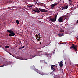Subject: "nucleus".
Instances as JSON below:
<instances>
[{
	"mask_svg": "<svg viewBox=\"0 0 78 78\" xmlns=\"http://www.w3.org/2000/svg\"><path fill=\"white\" fill-rule=\"evenodd\" d=\"M60 32H61L62 33H63L64 32V31L63 30H60Z\"/></svg>",
	"mask_w": 78,
	"mask_h": 78,
	"instance_id": "6ab92c4d",
	"label": "nucleus"
},
{
	"mask_svg": "<svg viewBox=\"0 0 78 78\" xmlns=\"http://www.w3.org/2000/svg\"><path fill=\"white\" fill-rule=\"evenodd\" d=\"M35 36H36V37H37V38L38 37V36H37V34H36V35Z\"/></svg>",
	"mask_w": 78,
	"mask_h": 78,
	"instance_id": "5701e85b",
	"label": "nucleus"
},
{
	"mask_svg": "<svg viewBox=\"0 0 78 78\" xmlns=\"http://www.w3.org/2000/svg\"><path fill=\"white\" fill-rule=\"evenodd\" d=\"M77 23L78 24V20L77 21Z\"/></svg>",
	"mask_w": 78,
	"mask_h": 78,
	"instance_id": "7c9ffc66",
	"label": "nucleus"
},
{
	"mask_svg": "<svg viewBox=\"0 0 78 78\" xmlns=\"http://www.w3.org/2000/svg\"><path fill=\"white\" fill-rule=\"evenodd\" d=\"M66 61H68L69 62H70V58H68L66 59Z\"/></svg>",
	"mask_w": 78,
	"mask_h": 78,
	"instance_id": "2eb2a0df",
	"label": "nucleus"
},
{
	"mask_svg": "<svg viewBox=\"0 0 78 78\" xmlns=\"http://www.w3.org/2000/svg\"><path fill=\"white\" fill-rule=\"evenodd\" d=\"M44 61V60H40V62H43V61Z\"/></svg>",
	"mask_w": 78,
	"mask_h": 78,
	"instance_id": "b1692460",
	"label": "nucleus"
},
{
	"mask_svg": "<svg viewBox=\"0 0 78 78\" xmlns=\"http://www.w3.org/2000/svg\"><path fill=\"white\" fill-rule=\"evenodd\" d=\"M63 64V62L62 61L60 62L59 65L60 67H62V66H63V64Z\"/></svg>",
	"mask_w": 78,
	"mask_h": 78,
	"instance_id": "9d476101",
	"label": "nucleus"
},
{
	"mask_svg": "<svg viewBox=\"0 0 78 78\" xmlns=\"http://www.w3.org/2000/svg\"><path fill=\"white\" fill-rule=\"evenodd\" d=\"M75 46V44H73L70 47V49H72V48H73V49H74L75 51L76 52L77 51V49H76V46Z\"/></svg>",
	"mask_w": 78,
	"mask_h": 78,
	"instance_id": "f03ea898",
	"label": "nucleus"
},
{
	"mask_svg": "<svg viewBox=\"0 0 78 78\" xmlns=\"http://www.w3.org/2000/svg\"><path fill=\"white\" fill-rule=\"evenodd\" d=\"M39 39H41L39 38V39H38L37 40V41H39Z\"/></svg>",
	"mask_w": 78,
	"mask_h": 78,
	"instance_id": "cd10ccee",
	"label": "nucleus"
},
{
	"mask_svg": "<svg viewBox=\"0 0 78 78\" xmlns=\"http://www.w3.org/2000/svg\"><path fill=\"white\" fill-rule=\"evenodd\" d=\"M61 17L62 18V19L63 20V21H64V20H65L66 19V16H63Z\"/></svg>",
	"mask_w": 78,
	"mask_h": 78,
	"instance_id": "9b49d317",
	"label": "nucleus"
},
{
	"mask_svg": "<svg viewBox=\"0 0 78 78\" xmlns=\"http://www.w3.org/2000/svg\"><path fill=\"white\" fill-rule=\"evenodd\" d=\"M37 36L39 38H40V36H41V35H40L39 34H38L37 35Z\"/></svg>",
	"mask_w": 78,
	"mask_h": 78,
	"instance_id": "4be33fe9",
	"label": "nucleus"
},
{
	"mask_svg": "<svg viewBox=\"0 0 78 78\" xmlns=\"http://www.w3.org/2000/svg\"><path fill=\"white\" fill-rule=\"evenodd\" d=\"M39 10L41 11V12H48V11L43 9H39Z\"/></svg>",
	"mask_w": 78,
	"mask_h": 78,
	"instance_id": "20e7f679",
	"label": "nucleus"
},
{
	"mask_svg": "<svg viewBox=\"0 0 78 78\" xmlns=\"http://www.w3.org/2000/svg\"><path fill=\"white\" fill-rule=\"evenodd\" d=\"M46 63V64H47V63Z\"/></svg>",
	"mask_w": 78,
	"mask_h": 78,
	"instance_id": "f704fd0d",
	"label": "nucleus"
},
{
	"mask_svg": "<svg viewBox=\"0 0 78 78\" xmlns=\"http://www.w3.org/2000/svg\"><path fill=\"white\" fill-rule=\"evenodd\" d=\"M50 74L51 75H53V72H51V73H50Z\"/></svg>",
	"mask_w": 78,
	"mask_h": 78,
	"instance_id": "412c9836",
	"label": "nucleus"
},
{
	"mask_svg": "<svg viewBox=\"0 0 78 78\" xmlns=\"http://www.w3.org/2000/svg\"><path fill=\"white\" fill-rule=\"evenodd\" d=\"M71 6H72L73 5V4H71V3H70L69 4Z\"/></svg>",
	"mask_w": 78,
	"mask_h": 78,
	"instance_id": "a878e982",
	"label": "nucleus"
},
{
	"mask_svg": "<svg viewBox=\"0 0 78 78\" xmlns=\"http://www.w3.org/2000/svg\"><path fill=\"white\" fill-rule=\"evenodd\" d=\"M77 39L78 40V36L77 37Z\"/></svg>",
	"mask_w": 78,
	"mask_h": 78,
	"instance_id": "c756f323",
	"label": "nucleus"
},
{
	"mask_svg": "<svg viewBox=\"0 0 78 78\" xmlns=\"http://www.w3.org/2000/svg\"><path fill=\"white\" fill-rule=\"evenodd\" d=\"M32 6H33V5L28 6V7L29 8H30V7H32Z\"/></svg>",
	"mask_w": 78,
	"mask_h": 78,
	"instance_id": "bb28decb",
	"label": "nucleus"
},
{
	"mask_svg": "<svg viewBox=\"0 0 78 78\" xmlns=\"http://www.w3.org/2000/svg\"><path fill=\"white\" fill-rule=\"evenodd\" d=\"M58 21L59 22H64L63 20H62V17H61L59 18Z\"/></svg>",
	"mask_w": 78,
	"mask_h": 78,
	"instance_id": "6e6552de",
	"label": "nucleus"
},
{
	"mask_svg": "<svg viewBox=\"0 0 78 78\" xmlns=\"http://www.w3.org/2000/svg\"><path fill=\"white\" fill-rule=\"evenodd\" d=\"M20 59H21V60H23V58H20Z\"/></svg>",
	"mask_w": 78,
	"mask_h": 78,
	"instance_id": "393cba45",
	"label": "nucleus"
},
{
	"mask_svg": "<svg viewBox=\"0 0 78 78\" xmlns=\"http://www.w3.org/2000/svg\"><path fill=\"white\" fill-rule=\"evenodd\" d=\"M25 47L24 46H23L22 47H19V49H22V48H24Z\"/></svg>",
	"mask_w": 78,
	"mask_h": 78,
	"instance_id": "a211bd4d",
	"label": "nucleus"
},
{
	"mask_svg": "<svg viewBox=\"0 0 78 78\" xmlns=\"http://www.w3.org/2000/svg\"><path fill=\"white\" fill-rule=\"evenodd\" d=\"M41 42H40V44H41Z\"/></svg>",
	"mask_w": 78,
	"mask_h": 78,
	"instance_id": "2f4dec72",
	"label": "nucleus"
},
{
	"mask_svg": "<svg viewBox=\"0 0 78 78\" xmlns=\"http://www.w3.org/2000/svg\"><path fill=\"white\" fill-rule=\"evenodd\" d=\"M36 56H38V55H34V56H31V58H34V57H36Z\"/></svg>",
	"mask_w": 78,
	"mask_h": 78,
	"instance_id": "4468645a",
	"label": "nucleus"
},
{
	"mask_svg": "<svg viewBox=\"0 0 78 78\" xmlns=\"http://www.w3.org/2000/svg\"><path fill=\"white\" fill-rule=\"evenodd\" d=\"M37 72L39 74L41 75H44V73L43 72H40V71L38 70H37Z\"/></svg>",
	"mask_w": 78,
	"mask_h": 78,
	"instance_id": "0eeeda50",
	"label": "nucleus"
},
{
	"mask_svg": "<svg viewBox=\"0 0 78 78\" xmlns=\"http://www.w3.org/2000/svg\"><path fill=\"white\" fill-rule=\"evenodd\" d=\"M3 48V50H4V48Z\"/></svg>",
	"mask_w": 78,
	"mask_h": 78,
	"instance_id": "473e14b6",
	"label": "nucleus"
},
{
	"mask_svg": "<svg viewBox=\"0 0 78 78\" xmlns=\"http://www.w3.org/2000/svg\"><path fill=\"white\" fill-rule=\"evenodd\" d=\"M33 11H34L35 12H36L37 13H39V12H40V11H39V10L37 9H34Z\"/></svg>",
	"mask_w": 78,
	"mask_h": 78,
	"instance_id": "1a4fd4ad",
	"label": "nucleus"
},
{
	"mask_svg": "<svg viewBox=\"0 0 78 78\" xmlns=\"http://www.w3.org/2000/svg\"><path fill=\"white\" fill-rule=\"evenodd\" d=\"M5 48L7 49V48H9V47L8 46H5Z\"/></svg>",
	"mask_w": 78,
	"mask_h": 78,
	"instance_id": "dca6fc26",
	"label": "nucleus"
},
{
	"mask_svg": "<svg viewBox=\"0 0 78 78\" xmlns=\"http://www.w3.org/2000/svg\"><path fill=\"white\" fill-rule=\"evenodd\" d=\"M72 8H73V7H72V8H71V9H72Z\"/></svg>",
	"mask_w": 78,
	"mask_h": 78,
	"instance_id": "72a5a7b5",
	"label": "nucleus"
},
{
	"mask_svg": "<svg viewBox=\"0 0 78 78\" xmlns=\"http://www.w3.org/2000/svg\"><path fill=\"white\" fill-rule=\"evenodd\" d=\"M68 7H69V6L67 5V6L65 7H63L62 9H67V8H68Z\"/></svg>",
	"mask_w": 78,
	"mask_h": 78,
	"instance_id": "ddd939ff",
	"label": "nucleus"
},
{
	"mask_svg": "<svg viewBox=\"0 0 78 78\" xmlns=\"http://www.w3.org/2000/svg\"><path fill=\"white\" fill-rule=\"evenodd\" d=\"M57 18V15H56L55 16V18H50L49 19V20H50L51 22H56V20Z\"/></svg>",
	"mask_w": 78,
	"mask_h": 78,
	"instance_id": "7ed1b4c3",
	"label": "nucleus"
},
{
	"mask_svg": "<svg viewBox=\"0 0 78 78\" xmlns=\"http://www.w3.org/2000/svg\"><path fill=\"white\" fill-rule=\"evenodd\" d=\"M63 33H60L58 35V36H63Z\"/></svg>",
	"mask_w": 78,
	"mask_h": 78,
	"instance_id": "f8f14e48",
	"label": "nucleus"
},
{
	"mask_svg": "<svg viewBox=\"0 0 78 78\" xmlns=\"http://www.w3.org/2000/svg\"><path fill=\"white\" fill-rule=\"evenodd\" d=\"M4 66H6V64L4 65H3L2 66H0V67H4Z\"/></svg>",
	"mask_w": 78,
	"mask_h": 78,
	"instance_id": "aec40b11",
	"label": "nucleus"
},
{
	"mask_svg": "<svg viewBox=\"0 0 78 78\" xmlns=\"http://www.w3.org/2000/svg\"><path fill=\"white\" fill-rule=\"evenodd\" d=\"M7 32L10 33L9 34V36L10 37L15 36V33H14V31L12 30H7Z\"/></svg>",
	"mask_w": 78,
	"mask_h": 78,
	"instance_id": "f257e3e1",
	"label": "nucleus"
},
{
	"mask_svg": "<svg viewBox=\"0 0 78 78\" xmlns=\"http://www.w3.org/2000/svg\"><path fill=\"white\" fill-rule=\"evenodd\" d=\"M54 66H56L55 65H52V66L51 67V70H52L53 72H55L56 71V69L53 68V67Z\"/></svg>",
	"mask_w": 78,
	"mask_h": 78,
	"instance_id": "423d86ee",
	"label": "nucleus"
},
{
	"mask_svg": "<svg viewBox=\"0 0 78 78\" xmlns=\"http://www.w3.org/2000/svg\"><path fill=\"white\" fill-rule=\"evenodd\" d=\"M16 22L17 23V25H19V20H16Z\"/></svg>",
	"mask_w": 78,
	"mask_h": 78,
	"instance_id": "f3484780",
	"label": "nucleus"
},
{
	"mask_svg": "<svg viewBox=\"0 0 78 78\" xmlns=\"http://www.w3.org/2000/svg\"><path fill=\"white\" fill-rule=\"evenodd\" d=\"M58 5V3H54L51 5V8L52 9H54V8L55 7V6H56Z\"/></svg>",
	"mask_w": 78,
	"mask_h": 78,
	"instance_id": "39448f33",
	"label": "nucleus"
},
{
	"mask_svg": "<svg viewBox=\"0 0 78 78\" xmlns=\"http://www.w3.org/2000/svg\"><path fill=\"white\" fill-rule=\"evenodd\" d=\"M72 0H69V2H71V1H72Z\"/></svg>",
	"mask_w": 78,
	"mask_h": 78,
	"instance_id": "c85d7f7f",
	"label": "nucleus"
}]
</instances>
